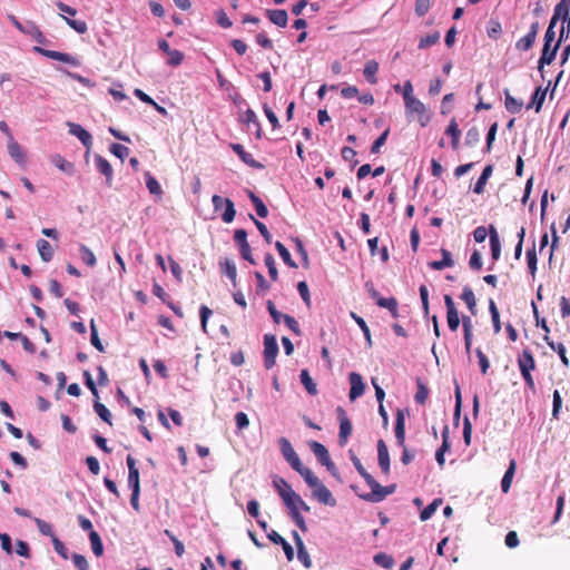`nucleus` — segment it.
<instances>
[{
	"instance_id": "9",
	"label": "nucleus",
	"mask_w": 570,
	"mask_h": 570,
	"mask_svg": "<svg viewBox=\"0 0 570 570\" xmlns=\"http://www.w3.org/2000/svg\"><path fill=\"white\" fill-rule=\"evenodd\" d=\"M35 50L40 52L42 56H45L47 58H50V59H53V60H57V61H61V62L69 63V65H72V66H78L79 65V60L76 57L70 56V55L65 53V52L55 51V50H48V49H43V48H40V47H35Z\"/></svg>"
},
{
	"instance_id": "19",
	"label": "nucleus",
	"mask_w": 570,
	"mask_h": 570,
	"mask_svg": "<svg viewBox=\"0 0 570 570\" xmlns=\"http://www.w3.org/2000/svg\"><path fill=\"white\" fill-rule=\"evenodd\" d=\"M404 106L407 117H411L412 115L424 114L426 111L425 105L415 97L404 100Z\"/></svg>"
},
{
	"instance_id": "44",
	"label": "nucleus",
	"mask_w": 570,
	"mask_h": 570,
	"mask_svg": "<svg viewBox=\"0 0 570 570\" xmlns=\"http://www.w3.org/2000/svg\"><path fill=\"white\" fill-rule=\"evenodd\" d=\"M373 560L377 566L384 569H391L394 564V559L384 552L376 553Z\"/></svg>"
},
{
	"instance_id": "38",
	"label": "nucleus",
	"mask_w": 570,
	"mask_h": 570,
	"mask_svg": "<svg viewBox=\"0 0 570 570\" xmlns=\"http://www.w3.org/2000/svg\"><path fill=\"white\" fill-rule=\"evenodd\" d=\"M514 471H515V462H514V460H512L501 480L502 492L507 493L510 490L511 482H512V479L514 475Z\"/></svg>"
},
{
	"instance_id": "49",
	"label": "nucleus",
	"mask_w": 570,
	"mask_h": 570,
	"mask_svg": "<svg viewBox=\"0 0 570 570\" xmlns=\"http://www.w3.org/2000/svg\"><path fill=\"white\" fill-rule=\"evenodd\" d=\"M236 210L234 203L228 198L225 204L224 213L222 214V219L225 223H232L235 218Z\"/></svg>"
},
{
	"instance_id": "31",
	"label": "nucleus",
	"mask_w": 570,
	"mask_h": 570,
	"mask_svg": "<svg viewBox=\"0 0 570 570\" xmlns=\"http://www.w3.org/2000/svg\"><path fill=\"white\" fill-rule=\"evenodd\" d=\"M504 106L510 114H519L523 107V101L512 97L508 89L504 90Z\"/></svg>"
},
{
	"instance_id": "17",
	"label": "nucleus",
	"mask_w": 570,
	"mask_h": 570,
	"mask_svg": "<svg viewBox=\"0 0 570 570\" xmlns=\"http://www.w3.org/2000/svg\"><path fill=\"white\" fill-rule=\"evenodd\" d=\"M146 187L156 202H160L164 195L163 188L158 180L149 173L145 171Z\"/></svg>"
},
{
	"instance_id": "41",
	"label": "nucleus",
	"mask_w": 570,
	"mask_h": 570,
	"mask_svg": "<svg viewBox=\"0 0 570 570\" xmlns=\"http://www.w3.org/2000/svg\"><path fill=\"white\" fill-rule=\"evenodd\" d=\"M89 539H90V543H91V548H92L94 553L97 557L102 556V553H104V546H102V542H101V539H100V535L98 534V532L97 531H91L89 533Z\"/></svg>"
},
{
	"instance_id": "48",
	"label": "nucleus",
	"mask_w": 570,
	"mask_h": 570,
	"mask_svg": "<svg viewBox=\"0 0 570 570\" xmlns=\"http://www.w3.org/2000/svg\"><path fill=\"white\" fill-rule=\"evenodd\" d=\"M439 40H440L439 32H433V33L426 35L420 39L419 48L420 49L429 48V47L435 45Z\"/></svg>"
},
{
	"instance_id": "54",
	"label": "nucleus",
	"mask_w": 570,
	"mask_h": 570,
	"mask_svg": "<svg viewBox=\"0 0 570 570\" xmlns=\"http://www.w3.org/2000/svg\"><path fill=\"white\" fill-rule=\"evenodd\" d=\"M249 218L254 222L256 228L258 229L265 242L269 244L272 242V235L267 229L266 225L257 220L252 214H249Z\"/></svg>"
},
{
	"instance_id": "2",
	"label": "nucleus",
	"mask_w": 570,
	"mask_h": 570,
	"mask_svg": "<svg viewBox=\"0 0 570 570\" xmlns=\"http://www.w3.org/2000/svg\"><path fill=\"white\" fill-rule=\"evenodd\" d=\"M278 354V344L275 335H264V365L267 370L275 365L276 356Z\"/></svg>"
},
{
	"instance_id": "51",
	"label": "nucleus",
	"mask_w": 570,
	"mask_h": 570,
	"mask_svg": "<svg viewBox=\"0 0 570 570\" xmlns=\"http://www.w3.org/2000/svg\"><path fill=\"white\" fill-rule=\"evenodd\" d=\"M479 141H480V130L476 127H471L465 134V145L469 147H473Z\"/></svg>"
},
{
	"instance_id": "20",
	"label": "nucleus",
	"mask_w": 570,
	"mask_h": 570,
	"mask_svg": "<svg viewBox=\"0 0 570 570\" xmlns=\"http://www.w3.org/2000/svg\"><path fill=\"white\" fill-rule=\"evenodd\" d=\"M441 254L442 258H440V261H433L429 263V266L434 271H442L454 265L452 255L448 249L442 248Z\"/></svg>"
},
{
	"instance_id": "55",
	"label": "nucleus",
	"mask_w": 570,
	"mask_h": 570,
	"mask_svg": "<svg viewBox=\"0 0 570 570\" xmlns=\"http://www.w3.org/2000/svg\"><path fill=\"white\" fill-rule=\"evenodd\" d=\"M267 311L273 318L274 323L279 324L282 321H284V316L287 314H282L279 311L276 309L274 303L272 301L266 302Z\"/></svg>"
},
{
	"instance_id": "40",
	"label": "nucleus",
	"mask_w": 570,
	"mask_h": 570,
	"mask_svg": "<svg viewBox=\"0 0 570 570\" xmlns=\"http://www.w3.org/2000/svg\"><path fill=\"white\" fill-rule=\"evenodd\" d=\"M275 247L286 265L293 268L297 267V264L292 259L288 249L281 242H276Z\"/></svg>"
},
{
	"instance_id": "53",
	"label": "nucleus",
	"mask_w": 570,
	"mask_h": 570,
	"mask_svg": "<svg viewBox=\"0 0 570 570\" xmlns=\"http://www.w3.org/2000/svg\"><path fill=\"white\" fill-rule=\"evenodd\" d=\"M265 265L268 269V274H269V277L273 279V281H276L277 277H278V272H277V268H276V265H275V259L273 257L272 254H266L265 255Z\"/></svg>"
},
{
	"instance_id": "63",
	"label": "nucleus",
	"mask_w": 570,
	"mask_h": 570,
	"mask_svg": "<svg viewBox=\"0 0 570 570\" xmlns=\"http://www.w3.org/2000/svg\"><path fill=\"white\" fill-rule=\"evenodd\" d=\"M235 423L239 431L245 430L249 425V420L246 413L244 412H237L235 414Z\"/></svg>"
},
{
	"instance_id": "37",
	"label": "nucleus",
	"mask_w": 570,
	"mask_h": 570,
	"mask_svg": "<svg viewBox=\"0 0 570 570\" xmlns=\"http://www.w3.org/2000/svg\"><path fill=\"white\" fill-rule=\"evenodd\" d=\"M544 341L547 342V344L549 345V347L551 350H553L554 352L558 353L562 364L564 366H569V360L566 355V347L562 343H554L553 341H550L549 340V336H544Z\"/></svg>"
},
{
	"instance_id": "32",
	"label": "nucleus",
	"mask_w": 570,
	"mask_h": 570,
	"mask_svg": "<svg viewBox=\"0 0 570 570\" xmlns=\"http://www.w3.org/2000/svg\"><path fill=\"white\" fill-rule=\"evenodd\" d=\"M37 249L41 259L46 263L50 262L53 257V248L50 243L46 239H39L37 242Z\"/></svg>"
},
{
	"instance_id": "45",
	"label": "nucleus",
	"mask_w": 570,
	"mask_h": 570,
	"mask_svg": "<svg viewBox=\"0 0 570 570\" xmlns=\"http://www.w3.org/2000/svg\"><path fill=\"white\" fill-rule=\"evenodd\" d=\"M35 523L37 524V528L41 534L50 537L51 539H53V537H57L55 534L52 525L47 521L41 520L39 518H35Z\"/></svg>"
},
{
	"instance_id": "5",
	"label": "nucleus",
	"mask_w": 570,
	"mask_h": 570,
	"mask_svg": "<svg viewBox=\"0 0 570 570\" xmlns=\"http://www.w3.org/2000/svg\"><path fill=\"white\" fill-rule=\"evenodd\" d=\"M540 24L538 21L531 23L528 33L515 42V48L520 51H528L535 42Z\"/></svg>"
},
{
	"instance_id": "25",
	"label": "nucleus",
	"mask_w": 570,
	"mask_h": 570,
	"mask_svg": "<svg viewBox=\"0 0 570 570\" xmlns=\"http://www.w3.org/2000/svg\"><path fill=\"white\" fill-rule=\"evenodd\" d=\"M445 134L451 137V146L454 150L459 148V139L461 136V130L455 118H452L445 129Z\"/></svg>"
},
{
	"instance_id": "30",
	"label": "nucleus",
	"mask_w": 570,
	"mask_h": 570,
	"mask_svg": "<svg viewBox=\"0 0 570 570\" xmlns=\"http://www.w3.org/2000/svg\"><path fill=\"white\" fill-rule=\"evenodd\" d=\"M244 122L248 126H253L255 129L256 138H262V126L254 110L247 109L244 114Z\"/></svg>"
},
{
	"instance_id": "11",
	"label": "nucleus",
	"mask_w": 570,
	"mask_h": 570,
	"mask_svg": "<svg viewBox=\"0 0 570 570\" xmlns=\"http://www.w3.org/2000/svg\"><path fill=\"white\" fill-rule=\"evenodd\" d=\"M279 497L282 498L285 507L288 509V514L298 512V500L299 495L292 489V487H287L285 491H279Z\"/></svg>"
},
{
	"instance_id": "24",
	"label": "nucleus",
	"mask_w": 570,
	"mask_h": 570,
	"mask_svg": "<svg viewBox=\"0 0 570 570\" xmlns=\"http://www.w3.org/2000/svg\"><path fill=\"white\" fill-rule=\"evenodd\" d=\"M492 173H493V166L492 165H487L483 168L479 179L476 180V183H475V185L473 187V191L475 194L480 195V194H482L484 191V187H485L489 178L491 177Z\"/></svg>"
},
{
	"instance_id": "15",
	"label": "nucleus",
	"mask_w": 570,
	"mask_h": 570,
	"mask_svg": "<svg viewBox=\"0 0 570 570\" xmlns=\"http://www.w3.org/2000/svg\"><path fill=\"white\" fill-rule=\"evenodd\" d=\"M518 366L520 373L531 372L535 368V361L532 352L529 348H524L518 357Z\"/></svg>"
},
{
	"instance_id": "39",
	"label": "nucleus",
	"mask_w": 570,
	"mask_h": 570,
	"mask_svg": "<svg viewBox=\"0 0 570 570\" xmlns=\"http://www.w3.org/2000/svg\"><path fill=\"white\" fill-rule=\"evenodd\" d=\"M220 266L223 273L233 282V285L236 286L237 269L234 262L225 259L223 263H220Z\"/></svg>"
},
{
	"instance_id": "27",
	"label": "nucleus",
	"mask_w": 570,
	"mask_h": 570,
	"mask_svg": "<svg viewBox=\"0 0 570 570\" xmlns=\"http://www.w3.org/2000/svg\"><path fill=\"white\" fill-rule=\"evenodd\" d=\"M547 96V90H543L541 87L535 88L531 96V101L527 106V108H534L535 112H539L542 108Z\"/></svg>"
},
{
	"instance_id": "13",
	"label": "nucleus",
	"mask_w": 570,
	"mask_h": 570,
	"mask_svg": "<svg viewBox=\"0 0 570 570\" xmlns=\"http://www.w3.org/2000/svg\"><path fill=\"white\" fill-rule=\"evenodd\" d=\"M394 433L396 443L399 446L404 448L405 442V415L404 411L401 409H397L395 414V426H394Z\"/></svg>"
},
{
	"instance_id": "16",
	"label": "nucleus",
	"mask_w": 570,
	"mask_h": 570,
	"mask_svg": "<svg viewBox=\"0 0 570 570\" xmlns=\"http://www.w3.org/2000/svg\"><path fill=\"white\" fill-rule=\"evenodd\" d=\"M377 460L382 472L387 474L390 472V454L383 440L377 442Z\"/></svg>"
},
{
	"instance_id": "35",
	"label": "nucleus",
	"mask_w": 570,
	"mask_h": 570,
	"mask_svg": "<svg viewBox=\"0 0 570 570\" xmlns=\"http://www.w3.org/2000/svg\"><path fill=\"white\" fill-rule=\"evenodd\" d=\"M8 153L11 156V158H13L17 163L24 161V154L22 151V148L13 138L9 139Z\"/></svg>"
},
{
	"instance_id": "50",
	"label": "nucleus",
	"mask_w": 570,
	"mask_h": 570,
	"mask_svg": "<svg viewBox=\"0 0 570 570\" xmlns=\"http://www.w3.org/2000/svg\"><path fill=\"white\" fill-rule=\"evenodd\" d=\"M62 18L66 20L67 24L70 28H72L73 30H76L78 33H86L87 32L88 26H87L86 21L70 19V18H67L65 16H62Z\"/></svg>"
},
{
	"instance_id": "29",
	"label": "nucleus",
	"mask_w": 570,
	"mask_h": 570,
	"mask_svg": "<svg viewBox=\"0 0 570 570\" xmlns=\"http://www.w3.org/2000/svg\"><path fill=\"white\" fill-rule=\"evenodd\" d=\"M294 470L301 474L306 484L312 489L318 485V483L321 482V480L308 468H305L302 463L301 466H297Z\"/></svg>"
},
{
	"instance_id": "61",
	"label": "nucleus",
	"mask_w": 570,
	"mask_h": 570,
	"mask_svg": "<svg viewBox=\"0 0 570 570\" xmlns=\"http://www.w3.org/2000/svg\"><path fill=\"white\" fill-rule=\"evenodd\" d=\"M184 53L179 50L173 49L168 55L167 63L177 67L183 62Z\"/></svg>"
},
{
	"instance_id": "1",
	"label": "nucleus",
	"mask_w": 570,
	"mask_h": 570,
	"mask_svg": "<svg viewBox=\"0 0 570 570\" xmlns=\"http://www.w3.org/2000/svg\"><path fill=\"white\" fill-rule=\"evenodd\" d=\"M127 465H128V488L131 490L130 503L131 507L138 512L140 510L139 507V495H140V476L139 469L136 465V460L129 454L127 456Z\"/></svg>"
},
{
	"instance_id": "42",
	"label": "nucleus",
	"mask_w": 570,
	"mask_h": 570,
	"mask_svg": "<svg viewBox=\"0 0 570 570\" xmlns=\"http://www.w3.org/2000/svg\"><path fill=\"white\" fill-rule=\"evenodd\" d=\"M368 487L371 488L372 491L370 493L358 494V497L361 499H363L364 501L377 503V498L380 497L381 484L375 480V482Z\"/></svg>"
},
{
	"instance_id": "52",
	"label": "nucleus",
	"mask_w": 570,
	"mask_h": 570,
	"mask_svg": "<svg viewBox=\"0 0 570 570\" xmlns=\"http://www.w3.org/2000/svg\"><path fill=\"white\" fill-rule=\"evenodd\" d=\"M94 407L99 417L111 425V413L109 412V410L98 401L95 402Z\"/></svg>"
},
{
	"instance_id": "33",
	"label": "nucleus",
	"mask_w": 570,
	"mask_h": 570,
	"mask_svg": "<svg viewBox=\"0 0 570 570\" xmlns=\"http://www.w3.org/2000/svg\"><path fill=\"white\" fill-rule=\"evenodd\" d=\"M301 383L304 385L305 390L309 395H316L317 394V386L313 379L309 375V372L304 368L301 371L299 374Z\"/></svg>"
},
{
	"instance_id": "59",
	"label": "nucleus",
	"mask_w": 570,
	"mask_h": 570,
	"mask_svg": "<svg viewBox=\"0 0 570 570\" xmlns=\"http://www.w3.org/2000/svg\"><path fill=\"white\" fill-rule=\"evenodd\" d=\"M389 134H390V130L389 129H385L377 138L376 140L373 142L372 147H371V153L372 154H377L380 153L381 150V147L386 142V139L389 137Z\"/></svg>"
},
{
	"instance_id": "58",
	"label": "nucleus",
	"mask_w": 570,
	"mask_h": 570,
	"mask_svg": "<svg viewBox=\"0 0 570 570\" xmlns=\"http://www.w3.org/2000/svg\"><path fill=\"white\" fill-rule=\"evenodd\" d=\"M429 395V389L421 382L417 383V391L414 400L417 404H424Z\"/></svg>"
},
{
	"instance_id": "3",
	"label": "nucleus",
	"mask_w": 570,
	"mask_h": 570,
	"mask_svg": "<svg viewBox=\"0 0 570 570\" xmlns=\"http://www.w3.org/2000/svg\"><path fill=\"white\" fill-rule=\"evenodd\" d=\"M337 419L340 421V433H338V443L341 446H344L347 442L352 433V423L347 417L343 407L338 406L336 409Z\"/></svg>"
},
{
	"instance_id": "8",
	"label": "nucleus",
	"mask_w": 570,
	"mask_h": 570,
	"mask_svg": "<svg viewBox=\"0 0 570 570\" xmlns=\"http://www.w3.org/2000/svg\"><path fill=\"white\" fill-rule=\"evenodd\" d=\"M348 381L351 384L348 397L351 401H355L364 394L365 384L362 376L356 372H351L348 374Z\"/></svg>"
},
{
	"instance_id": "43",
	"label": "nucleus",
	"mask_w": 570,
	"mask_h": 570,
	"mask_svg": "<svg viewBox=\"0 0 570 570\" xmlns=\"http://www.w3.org/2000/svg\"><path fill=\"white\" fill-rule=\"evenodd\" d=\"M351 316L355 321V323L360 326L361 331L363 332L367 346H372L371 332H370V328L366 325L365 321L361 316L356 315L355 313H351Z\"/></svg>"
},
{
	"instance_id": "26",
	"label": "nucleus",
	"mask_w": 570,
	"mask_h": 570,
	"mask_svg": "<svg viewBox=\"0 0 570 570\" xmlns=\"http://www.w3.org/2000/svg\"><path fill=\"white\" fill-rule=\"evenodd\" d=\"M95 161H96L97 169L99 170V173H101L106 177L107 184L110 185L111 179H112V173H114L111 165L109 164V161L107 159H105L104 157H101L99 155H97L95 157Z\"/></svg>"
},
{
	"instance_id": "56",
	"label": "nucleus",
	"mask_w": 570,
	"mask_h": 570,
	"mask_svg": "<svg viewBox=\"0 0 570 570\" xmlns=\"http://www.w3.org/2000/svg\"><path fill=\"white\" fill-rule=\"evenodd\" d=\"M52 163L56 165V167L67 173H70L73 169V165L60 155L53 156Z\"/></svg>"
},
{
	"instance_id": "6",
	"label": "nucleus",
	"mask_w": 570,
	"mask_h": 570,
	"mask_svg": "<svg viewBox=\"0 0 570 570\" xmlns=\"http://www.w3.org/2000/svg\"><path fill=\"white\" fill-rule=\"evenodd\" d=\"M444 304L446 307L448 326L452 332H455L460 325L459 312L450 295H444Z\"/></svg>"
},
{
	"instance_id": "62",
	"label": "nucleus",
	"mask_w": 570,
	"mask_h": 570,
	"mask_svg": "<svg viewBox=\"0 0 570 570\" xmlns=\"http://www.w3.org/2000/svg\"><path fill=\"white\" fill-rule=\"evenodd\" d=\"M80 253H81L82 261L88 266H94L96 264L95 254L88 247H86L85 245H81L80 246Z\"/></svg>"
},
{
	"instance_id": "12",
	"label": "nucleus",
	"mask_w": 570,
	"mask_h": 570,
	"mask_svg": "<svg viewBox=\"0 0 570 570\" xmlns=\"http://www.w3.org/2000/svg\"><path fill=\"white\" fill-rule=\"evenodd\" d=\"M230 148L245 163L247 166L255 169H263L264 165L255 160L253 155L247 153L240 144H232Z\"/></svg>"
},
{
	"instance_id": "23",
	"label": "nucleus",
	"mask_w": 570,
	"mask_h": 570,
	"mask_svg": "<svg viewBox=\"0 0 570 570\" xmlns=\"http://www.w3.org/2000/svg\"><path fill=\"white\" fill-rule=\"evenodd\" d=\"M379 71V62L376 60H367L365 62L363 75L366 79V81L371 85L377 83V77L376 73Z\"/></svg>"
},
{
	"instance_id": "4",
	"label": "nucleus",
	"mask_w": 570,
	"mask_h": 570,
	"mask_svg": "<svg viewBox=\"0 0 570 570\" xmlns=\"http://www.w3.org/2000/svg\"><path fill=\"white\" fill-rule=\"evenodd\" d=\"M278 444L284 459L292 466V469L294 470L295 468L301 466L302 462L293 449L291 442L286 438H281L278 440Z\"/></svg>"
},
{
	"instance_id": "18",
	"label": "nucleus",
	"mask_w": 570,
	"mask_h": 570,
	"mask_svg": "<svg viewBox=\"0 0 570 570\" xmlns=\"http://www.w3.org/2000/svg\"><path fill=\"white\" fill-rule=\"evenodd\" d=\"M266 14L272 23L279 28H285L287 26L288 16L287 12L283 9H274L267 10Z\"/></svg>"
},
{
	"instance_id": "47",
	"label": "nucleus",
	"mask_w": 570,
	"mask_h": 570,
	"mask_svg": "<svg viewBox=\"0 0 570 570\" xmlns=\"http://www.w3.org/2000/svg\"><path fill=\"white\" fill-rule=\"evenodd\" d=\"M497 131H498V122H493L488 132H487V137H485V147H484V153H490L491 149H492V144L493 141L495 140V136H497Z\"/></svg>"
},
{
	"instance_id": "36",
	"label": "nucleus",
	"mask_w": 570,
	"mask_h": 570,
	"mask_svg": "<svg viewBox=\"0 0 570 570\" xmlns=\"http://www.w3.org/2000/svg\"><path fill=\"white\" fill-rule=\"evenodd\" d=\"M248 197L255 207L256 214L261 218L267 217L268 209H267L266 205L263 203V200L258 196H256L253 191H248Z\"/></svg>"
},
{
	"instance_id": "21",
	"label": "nucleus",
	"mask_w": 570,
	"mask_h": 570,
	"mask_svg": "<svg viewBox=\"0 0 570 570\" xmlns=\"http://www.w3.org/2000/svg\"><path fill=\"white\" fill-rule=\"evenodd\" d=\"M308 446L321 464L328 462L331 459L327 449L322 443L317 441H309Z\"/></svg>"
},
{
	"instance_id": "7",
	"label": "nucleus",
	"mask_w": 570,
	"mask_h": 570,
	"mask_svg": "<svg viewBox=\"0 0 570 570\" xmlns=\"http://www.w3.org/2000/svg\"><path fill=\"white\" fill-rule=\"evenodd\" d=\"M559 48H560V41H557L554 43L553 48H551V45L543 43L541 57L539 59V67H538L542 79H544V71H543L544 65H550L556 59Z\"/></svg>"
},
{
	"instance_id": "14",
	"label": "nucleus",
	"mask_w": 570,
	"mask_h": 570,
	"mask_svg": "<svg viewBox=\"0 0 570 570\" xmlns=\"http://www.w3.org/2000/svg\"><path fill=\"white\" fill-rule=\"evenodd\" d=\"M67 126L69 128V132L73 136H76L85 147L90 148L92 145V136L89 131H87L85 128H82L80 125L75 122H67Z\"/></svg>"
},
{
	"instance_id": "60",
	"label": "nucleus",
	"mask_w": 570,
	"mask_h": 570,
	"mask_svg": "<svg viewBox=\"0 0 570 570\" xmlns=\"http://www.w3.org/2000/svg\"><path fill=\"white\" fill-rule=\"evenodd\" d=\"M110 151L121 160H124L129 155L128 147L121 145V144H112L110 146Z\"/></svg>"
},
{
	"instance_id": "22",
	"label": "nucleus",
	"mask_w": 570,
	"mask_h": 570,
	"mask_svg": "<svg viewBox=\"0 0 570 570\" xmlns=\"http://www.w3.org/2000/svg\"><path fill=\"white\" fill-rule=\"evenodd\" d=\"M489 236H490L491 256H492L493 261L495 262L500 258V255H501V243H500L499 234L493 226H490Z\"/></svg>"
},
{
	"instance_id": "57",
	"label": "nucleus",
	"mask_w": 570,
	"mask_h": 570,
	"mask_svg": "<svg viewBox=\"0 0 570 570\" xmlns=\"http://www.w3.org/2000/svg\"><path fill=\"white\" fill-rule=\"evenodd\" d=\"M90 330H91V335H90V341H91V344L99 351V352H104V345L99 338V335H98V331L96 328V325H95V322L94 320H91L90 322Z\"/></svg>"
},
{
	"instance_id": "10",
	"label": "nucleus",
	"mask_w": 570,
	"mask_h": 570,
	"mask_svg": "<svg viewBox=\"0 0 570 570\" xmlns=\"http://www.w3.org/2000/svg\"><path fill=\"white\" fill-rule=\"evenodd\" d=\"M312 494L313 498L316 499L320 503L328 507L336 505V500L334 499L332 492L322 482L313 488Z\"/></svg>"
},
{
	"instance_id": "34",
	"label": "nucleus",
	"mask_w": 570,
	"mask_h": 570,
	"mask_svg": "<svg viewBox=\"0 0 570 570\" xmlns=\"http://www.w3.org/2000/svg\"><path fill=\"white\" fill-rule=\"evenodd\" d=\"M461 298L466 304V306H468L469 311L471 312V314L475 315L476 314V299H475L474 293L471 289V287L465 286L463 288V292L461 294Z\"/></svg>"
},
{
	"instance_id": "46",
	"label": "nucleus",
	"mask_w": 570,
	"mask_h": 570,
	"mask_svg": "<svg viewBox=\"0 0 570 570\" xmlns=\"http://www.w3.org/2000/svg\"><path fill=\"white\" fill-rule=\"evenodd\" d=\"M441 504L440 499L433 500L429 505H426L420 513V519L422 521L429 520L436 511L439 505Z\"/></svg>"
},
{
	"instance_id": "28",
	"label": "nucleus",
	"mask_w": 570,
	"mask_h": 570,
	"mask_svg": "<svg viewBox=\"0 0 570 570\" xmlns=\"http://www.w3.org/2000/svg\"><path fill=\"white\" fill-rule=\"evenodd\" d=\"M294 470L301 474L306 484L312 489L318 485V483L321 482V480L308 468H305L302 463L301 466H297Z\"/></svg>"
},
{
	"instance_id": "64",
	"label": "nucleus",
	"mask_w": 570,
	"mask_h": 570,
	"mask_svg": "<svg viewBox=\"0 0 570 570\" xmlns=\"http://www.w3.org/2000/svg\"><path fill=\"white\" fill-rule=\"evenodd\" d=\"M72 561L77 569L89 570V563L85 556L79 554V553H73Z\"/></svg>"
}]
</instances>
